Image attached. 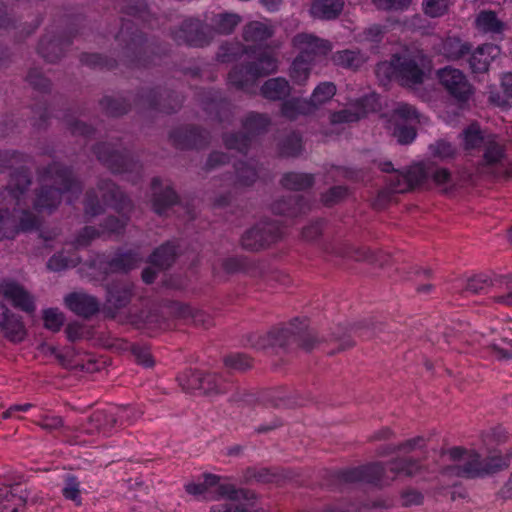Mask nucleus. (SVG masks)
<instances>
[{
  "label": "nucleus",
  "mask_w": 512,
  "mask_h": 512,
  "mask_svg": "<svg viewBox=\"0 0 512 512\" xmlns=\"http://www.w3.org/2000/svg\"><path fill=\"white\" fill-rule=\"evenodd\" d=\"M31 180L27 170L21 168L16 170L10 179L7 188L10 197L15 200L12 210L0 208V241L12 240L20 232L33 230L37 227V218L28 210L20 209L24 202V194Z\"/></svg>",
  "instance_id": "nucleus-1"
},
{
  "label": "nucleus",
  "mask_w": 512,
  "mask_h": 512,
  "mask_svg": "<svg viewBox=\"0 0 512 512\" xmlns=\"http://www.w3.org/2000/svg\"><path fill=\"white\" fill-rule=\"evenodd\" d=\"M41 182V190L34 201V208L38 211L51 213L60 203L62 195H66L71 203L82 191L81 184L72 177L71 171L59 163L45 169Z\"/></svg>",
  "instance_id": "nucleus-2"
},
{
  "label": "nucleus",
  "mask_w": 512,
  "mask_h": 512,
  "mask_svg": "<svg viewBox=\"0 0 512 512\" xmlns=\"http://www.w3.org/2000/svg\"><path fill=\"white\" fill-rule=\"evenodd\" d=\"M101 196L103 204L112 206L117 212L122 214V218L109 217L105 223V230L110 233L121 232L126 223V213L131 209V201L127 199L117 186L109 181H101L97 192L87 193L85 201V212L90 216H96L103 211V205L99 201Z\"/></svg>",
  "instance_id": "nucleus-3"
},
{
  "label": "nucleus",
  "mask_w": 512,
  "mask_h": 512,
  "mask_svg": "<svg viewBox=\"0 0 512 512\" xmlns=\"http://www.w3.org/2000/svg\"><path fill=\"white\" fill-rule=\"evenodd\" d=\"M464 150L468 155L482 152L477 162L480 173H494L503 164L504 148L495 135H484L479 125L473 123L460 134Z\"/></svg>",
  "instance_id": "nucleus-4"
},
{
  "label": "nucleus",
  "mask_w": 512,
  "mask_h": 512,
  "mask_svg": "<svg viewBox=\"0 0 512 512\" xmlns=\"http://www.w3.org/2000/svg\"><path fill=\"white\" fill-rule=\"evenodd\" d=\"M425 61L426 57L420 52H405L379 63L376 74L379 78H396L403 86L412 87L423 82Z\"/></svg>",
  "instance_id": "nucleus-5"
},
{
  "label": "nucleus",
  "mask_w": 512,
  "mask_h": 512,
  "mask_svg": "<svg viewBox=\"0 0 512 512\" xmlns=\"http://www.w3.org/2000/svg\"><path fill=\"white\" fill-rule=\"evenodd\" d=\"M449 457L455 463L449 467V472L460 477L473 478L484 474L495 473L509 466L508 455H493L485 462L474 451H467L459 447L449 450Z\"/></svg>",
  "instance_id": "nucleus-6"
},
{
  "label": "nucleus",
  "mask_w": 512,
  "mask_h": 512,
  "mask_svg": "<svg viewBox=\"0 0 512 512\" xmlns=\"http://www.w3.org/2000/svg\"><path fill=\"white\" fill-rule=\"evenodd\" d=\"M390 465L391 476L386 473L382 463H373L346 472L345 479L384 486L391 483L397 475L413 476L420 470L419 463L413 459H395Z\"/></svg>",
  "instance_id": "nucleus-7"
},
{
  "label": "nucleus",
  "mask_w": 512,
  "mask_h": 512,
  "mask_svg": "<svg viewBox=\"0 0 512 512\" xmlns=\"http://www.w3.org/2000/svg\"><path fill=\"white\" fill-rule=\"evenodd\" d=\"M278 60L270 51H261L255 62L247 66L235 67L228 76L231 86L244 91H250L258 77L276 72Z\"/></svg>",
  "instance_id": "nucleus-8"
},
{
  "label": "nucleus",
  "mask_w": 512,
  "mask_h": 512,
  "mask_svg": "<svg viewBox=\"0 0 512 512\" xmlns=\"http://www.w3.org/2000/svg\"><path fill=\"white\" fill-rule=\"evenodd\" d=\"M203 482L189 483L185 486L187 493L195 496H203L208 500L227 498L232 501L248 500L251 493L245 489H237L233 484L220 482V478L214 474H205Z\"/></svg>",
  "instance_id": "nucleus-9"
},
{
  "label": "nucleus",
  "mask_w": 512,
  "mask_h": 512,
  "mask_svg": "<svg viewBox=\"0 0 512 512\" xmlns=\"http://www.w3.org/2000/svg\"><path fill=\"white\" fill-rule=\"evenodd\" d=\"M437 77L447 93L460 105L473 97L475 89L461 70L447 66L437 71Z\"/></svg>",
  "instance_id": "nucleus-10"
},
{
  "label": "nucleus",
  "mask_w": 512,
  "mask_h": 512,
  "mask_svg": "<svg viewBox=\"0 0 512 512\" xmlns=\"http://www.w3.org/2000/svg\"><path fill=\"white\" fill-rule=\"evenodd\" d=\"M270 125V119L263 114L249 113L243 121L246 135L230 134L224 137L227 149L245 154L251 145L252 137L264 132Z\"/></svg>",
  "instance_id": "nucleus-11"
},
{
  "label": "nucleus",
  "mask_w": 512,
  "mask_h": 512,
  "mask_svg": "<svg viewBox=\"0 0 512 512\" xmlns=\"http://www.w3.org/2000/svg\"><path fill=\"white\" fill-rule=\"evenodd\" d=\"M291 322L287 327L278 329L271 333L273 337V344L281 347L289 346L290 344L296 343L298 346L309 351L314 348L317 342L314 334L307 330V326L301 323L302 326L298 327L295 322Z\"/></svg>",
  "instance_id": "nucleus-12"
},
{
  "label": "nucleus",
  "mask_w": 512,
  "mask_h": 512,
  "mask_svg": "<svg viewBox=\"0 0 512 512\" xmlns=\"http://www.w3.org/2000/svg\"><path fill=\"white\" fill-rule=\"evenodd\" d=\"M207 29L208 25H204L200 20L189 18L174 31L173 38L179 44L203 47L211 41V32Z\"/></svg>",
  "instance_id": "nucleus-13"
},
{
  "label": "nucleus",
  "mask_w": 512,
  "mask_h": 512,
  "mask_svg": "<svg viewBox=\"0 0 512 512\" xmlns=\"http://www.w3.org/2000/svg\"><path fill=\"white\" fill-rule=\"evenodd\" d=\"M281 235L279 226L274 222H261L248 230L241 239L245 249L256 251L275 242Z\"/></svg>",
  "instance_id": "nucleus-14"
},
{
  "label": "nucleus",
  "mask_w": 512,
  "mask_h": 512,
  "mask_svg": "<svg viewBox=\"0 0 512 512\" xmlns=\"http://www.w3.org/2000/svg\"><path fill=\"white\" fill-rule=\"evenodd\" d=\"M292 44L298 52V58H306L312 62H316L332 49V45L329 41L308 33L295 35L292 39Z\"/></svg>",
  "instance_id": "nucleus-15"
},
{
  "label": "nucleus",
  "mask_w": 512,
  "mask_h": 512,
  "mask_svg": "<svg viewBox=\"0 0 512 512\" xmlns=\"http://www.w3.org/2000/svg\"><path fill=\"white\" fill-rule=\"evenodd\" d=\"M95 153L98 159L114 173L130 172L138 167V164L130 159L128 155L113 149L110 144L98 145Z\"/></svg>",
  "instance_id": "nucleus-16"
},
{
  "label": "nucleus",
  "mask_w": 512,
  "mask_h": 512,
  "mask_svg": "<svg viewBox=\"0 0 512 512\" xmlns=\"http://www.w3.org/2000/svg\"><path fill=\"white\" fill-rule=\"evenodd\" d=\"M0 294L16 308L24 312L32 313L35 310L34 300L31 295L18 283L3 281L0 284Z\"/></svg>",
  "instance_id": "nucleus-17"
},
{
  "label": "nucleus",
  "mask_w": 512,
  "mask_h": 512,
  "mask_svg": "<svg viewBox=\"0 0 512 512\" xmlns=\"http://www.w3.org/2000/svg\"><path fill=\"white\" fill-rule=\"evenodd\" d=\"M66 307L76 315L89 318L99 311L98 300L83 292H74L65 296Z\"/></svg>",
  "instance_id": "nucleus-18"
},
{
  "label": "nucleus",
  "mask_w": 512,
  "mask_h": 512,
  "mask_svg": "<svg viewBox=\"0 0 512 512\" xmlns=\"http://www.w3.org/2000/svg\"><path fill=\"white\" fill-rule=\"evenodd\" d=\"M142 414L143 412L138 408L131 406H121L109 410L95 411L92 414V420L101 422L102 420H105L109 417L111 422L118 423L119 426H123L133 424L142 416Z\"/></svg>",
  "instance_id": "nucleus-19"
},
{
  "label": "nucleus",
  "mask_w": 512,
  "mask_h": 512,
  "mask_svg": "<svg viewBox=\"0 0 512 512\" xmlns=\"http://www.w3.org/2000/svg\"><path fill=\"white\" fill-rule=\"evenodd\" d=\"M116 39L121 43H125L127 56L130 57V53H132L135 55L137 62L140 64V54L142 52L144 38L138 29L135 28L134 24L128 20H123L122 28L116 35Z\"/></svg>",
  "instance_id": "nucleus-20"
},
{
  "label": "nucleus",
  "mask_w": 512,
  "mask_h": 512,
  "mask_svg": "<svg viewBox=\"0 0 512 512\" xmlns=\"http://www.w3.org/2000/svg\"><path fill=\"white\" fill-rule=\"evenodd\" d=\"M374 100V96H366L357 101V103L353 107L332 113L330 116L331 123L343 124L358 121L360 118L364 117L369 111H373L375 109V106L371 103L374 102Z\"/></svg>",
  "instance_id": "nucleus-21"
},
{
  "label": "nucleus",
  "mask_w": 512,
  "mask_h": 512,
  "mask_svg": "<svg viewBox=\"0 0 512 512\" xmlns=\"http://www.w3.org/2000/svg\"><path fill=\"white\" fill-rule=\"evenodd\" d=\"M499 54V48L493 44H484L477 47L468 60L472 73H485L491 62Z\"/></svg>",
  "instance_id": "nucleus-22"
},
{
  "label": "nucleus",
  "mask_w": 512,
  "mask_h": 512,
  "mask_svg": "<svg viewBox=\"0 0 512 512\" xmlns=\"http://www.w3.org/2000/svg\"><path fill=\"white\" fill-rule=\"evenodd\" d=\"M171 139L174 145L181 149L199 148L207 142L206 133L194 127L175 130L171 134Z\"/></svg>",
  "instance_id": "nucleus-23"
},
{
  "label": "nucleus",
  "mask_w": 512,
  "mask_h": 512,
  "mask_svg": "<svg viewBox=\"0 0 512 512\" xmlns=\"http://www.w3.org/2000/svg\"><path fill=\"white\" fill-rule=\"evenodd\" d=\"M0 327L4 331L5 336L13 342H21L26 335L25 327L20 317L7 308L0 315Z\"/></svg>",
  "instance_id": "nucleus-24"
},
{
  "label": "nucleus",
  "mask_w": 512,
  "mask_h": 512,
  "mask_svg": "<svg viewBox=\"0 0 512 512\" xmlns=\"http://www.w3.org/2000/svg\"><path fill=\"white\" fill-rule=\"evenodd\" d=\"M160 188H162L161 180L154 178L152 181L153 209L157 214L162 215L168 207L176 202L177 197L169 186H165L163 191Z\"/></svg>",
  "instance_id": "nucleus-25"
},
{
  "label": "nucleus",
  "mask_w": 512,
  "mask_h": 512,
  "mask_svg": "<svg viewBox=\"0 0 512 512\" xmlns=\"http://www.w3.org/2000/svg\"><path fill=\"white\" fill-rule=\"evenodd\" d=\"M399 177L403 180V184L397 185L395 190L398 193H404L428 180V165L423 163L413 165L405 174H401Z\"/></svg>",
  "instance_id": "nucleus-26"
},
{
  "label": "nucleus",
  "mask_w": 512,
  "mask_h": 512,
  "mask_svg": "<svg viewBox=\"0 0 512 512\" xmlns=\"http://www.w3.org/2000/svg\"><path fill=\"white\" fill-rule=\"evenodd\" d=\"M131 296L132 284L127 281L113 283L107 288V302L115 309L125 307L130 302Z\"/></svg>",
  "instance_id": "nucleus-27"
},
{
  "label": "nucleus",
  "mask_w": 512,
  "mask_h": 512,
  "mask_svg": "<svg viewBox=\"0 0 512 512\" xmlns=\"http://www.w3.org/2000/svg\"><path fill=\"white\" fill-rule=\"evenodd\" d=\"M344 6L343 0H315L310 8L314 18L331 20L339 16Z\"/></svg>",
  "instance_id": "nucleus-28"
},
{
  "label": "nucleus",
  "mask_w": 512,
  "mask_h": 512,
  "mask_svg": "<svg viewBox=\"0 0 512 512\" xmlns=\"http://www.w3.org/2000/svg\"><path fill=\"white\" fill-rule=\"evenodd\" d=\"M274 34V27L269 22L252 21L244 26L243 38L249 43H261Z\"/></svg>",
  "instance_id": "nucleus-29"
},
{
  "label": "nucleus",
  "mask_w": 512,
  "mask_h": 512,
  "mask_svg": "<svg viewBox=\"0 0 512 512\" xmlns=\"http://www.w3.org/2000/svg\"><path fill=\"white\" fill-rule=\"evenodd\" d=\"M241 22V17L235 13H219L212 17L211 25H208L207 31L211 32V38L214 34L228 35L234 31Z\"/></svg>",
  "instance_id": "nucleus-30"
},
{
  "label": "nucleus",
  "mask_w": 512,
  "mask_h": 512,
  "mask_svg": "<svg viewBox=\"0 0 512 512\" xmlns=\"http://www.w3.org/2000/svg\"><path fill=\"white\" fill-rule=\"evenodd\" d=\"M309 209V205L298 196H290L287 199L276 201L272 205L275 214L295 217Z\"/></svg>",
  "instance_id": "nucleus-31"
},
{
  "label": "nucleus",
  "mask_w": 512,
  "mask_h": 512,
  "mask_svg": "<svg viewBox=\"0 0 512 512\" xmlns=\"http://www.w3.org/2000/svg\"><path fill=\"white\" fill-rule=\"evenodd\" d=\"M141 262V257L132 251L116 253L113 257L106 261L110 272H127Z\"/></svg>",
  "instance_id": "nucleus-32"
},
{
  "label": "nucleus",
  "mask_w": 512,
  "mask_h": 512,
  "mask_svg": "<svg viewBox=\"0 0 512 512\" xmlns=\"http://www.w3.org/2000/svg\"><path fill=\"white\" fill-rule=\"evenodd\" d=\"M261 94L269 100H281L290 94V84L282 77L271 78L262 85Z\"/></svg>",
  "instance_id": "nucleus-33"
},
{
  "label": "nucleus",
  "mask_w": 512,
  "mask_h": 512,
  "mask_svg": "<svg viewBox=\"0 0 512 512\" xmlns=\"http://www.w3.org/2000/svg\"><path fill=\"white\" fill-rule=\"evenodd\" d=\"M470 45L457 37H447L442 41L440 53L449 60H458L470 52Z\"/></svg>",
  "instance_id": "nucleus-34"
},
{
  "label": "nucleus",
  "mask_w": 512,
  "mask_h": 512,
  "mask_svg": "<svg viewBox=\"0 0 512 512\" xmlns=\"http://www.w3.org/2000/svg\"><path fill=\"white\" fill-rule=\"evenodd\" d=\"M491 299L499 305L512 306V277L503 276L494 279Z\"/></svg>",
  "instance_id": "nucleus-35"
},
{
  "label": "nucleus",
  "mask_w": 512,
  "mask_h": 512,
  "mask_svg": "<svg viewBox=\"0 0 512 512\" xmlns=\"http://www.w3.org/2000/svg\"><path fill=\"white\" fill-rule=\"evenodd\" d=\"M312 104L308 103V99L294 98L285 101L281 106V114L289 120H295L301 115L312 114Z\"/></svg>",
  "instance_id": "nucleus-36"
},
{
  "label": "nucleus",
  "mask_w": 512,
  "mask_h": 512,
  "mask_svg": "<svg viewBox=\"0 0 512 512\" xmlns=\"http://www.w3.org/2000/svg\"><path fill=\"white\" fill-rule=\"evenodd\" d=\"M332 61L343 68L358 69L366 62V57L359 51L347 49L335 52Z\"/></svg>",
  "instance_id": "nucleus-37"
},
{
  "label": "nucleus",
  "mask_w": 512,
  "mask_h": 512,
  "mask_svg": "<svg viewBox=\"0 0 512 512\" xmlns=\"http://www.w3.org/2000/svg\"><path fill=\"white\" fill-rule=\"evenodd\" d=\"M66 42L60 38H43L38 46L39 54L49 62L57 61L63 54Z\"/></svg>",
  "instance_id": "nucleus-38"
},
{
  "label": "nucleus",
  "mask_w": 512,
  "mask_h": 512,
  "mask_svg": "<svg viewBox=\"0 0 512 512\" xmlns=\"http://www.w3.org/2000/svg\"><path fill=\"white\" fill-rule=\"evenodd\" d=\"M494 280L489 279L484 275H477L469 278L462 290L465 296L476 294H491L493 293Z\"/></svg>",
  "instance_id": "nucleus-39"
},
{
  "label": "nucleus",
  "mask_w": 512,
  "mask_h": 512,
  "mask_svg": "<svg viewBox=\"0 0 512 512\" xmlns=\"http://www.w3.org/2000/svg\"><path fill=\"white\" fill-rule=\"evenodd\" d=\"M478 30L485 33H500L504 28V24L497 18L493 11H481L475 19Z\"/></svg>",
  "instance_id": "nucleus-40"
},
{
  "label": "nucleus",
  "mask_w": 512,
  "mask_h": 512,
  "mask_svg": "<svg viewBox=\"0 0 512 512\" xmlns=\"http://www.w3.org/2000/svg\"><path fill=\"white\" fill-rule=\"evenodd\" d=\"M336 93V86L332 82L318 84L312 92L308 103L312 104L313 113L323 104L328 102Z\"/></svg>",
  "instance_id": "nucleus-41"
},
{
  "label": "nucleus",
  "mask_w": 512,
  "mask_h": 512,
  "mask_svg": "<svg viewBox=\"0 0 512 512\" xmlns=\"http://www.w3.org/2000/svg\"><path fill=\"white\" fill-rule=\"evenodd\" d=\"M314 64L315 62H312L309 59L296 57L289 72L293 82L298 85L305 84L310 76V72Z\"/></svg>",
  "instance_id": "nucleus-42"
},
{
  "label": "nucleus",
  "mask_w": 512,
  "mask_h": 512,
  "mask_svg": "<svg viewBox=\"0 0 512 512\" xmlns=\"http://www.w3.org/2000/svg\"><path fill=\"white\" fill-rule=\"evenodd\" d=\"M79 261L80 258L75 252L68 253L67 255L65 252H60L53 255L49 259L47 267L51 271L59 272L68 268L75 267Z\"/></svg>",
  "instance_id": "nucleus-43"
},
{
  "label": "nucleus",
  "mask_w": 512,
  "mask_h": 512,
  "mask_svg": "<svg viewBox=\"0 0 512 512\" xmlns=\"http://www.w3.org/2000/svg\"><path fill=\"white\" fill-rule=\"evenodd\" d=\"M175 256V247L172 244L167 243L157 248L150 256L149 261L159 268H166L173 263Z\"/></svg>",
  "instance_id": "nucleus-44"
},
{
  "label": "nucleus",
  "mask_w": 512,
  "mask_h": 512,
  "mask_svg": "<svg viewBox=\"0 0 512 512\" xmlns=\"http://www.w3.org/2000/svg\"><path fill=\"white\" fill-rule=\"evenodd\" d=\"M428 179L443 191H448L454 186L452 175L446 168L428 165Z\"/></svg>",
  "instance_id": "nucleus-45"
},
{
  "label": "nucleus",
  "mask_w": 512,
  "mask_h": 512,
  "mask_svg": "<svg viewBox=\"0 0 512 512\" xmlns=\"http://www.w3.org/2000/svg\"><path fill=\"white\" fill-rule=\"evenodd\" d=\"M281 183L290 190H304L313 184V177L310 174L290 172L283 176Z\"/></svg>",
  "instance_id": "nucleus-46"
},
{
  "label": "nucleus",
  "mask_w": 512,
  "mask_h": 512,
  "mask_svg": "<svg viewBox=\"0 0 512 512\" xmlns=\"http://www.w3.org/2000/svg\"><path fill=\"white\" fill-rule=\"evenodd\" d=\"M425 446L426 440L422 436H417L415 438L406 440L399 445H386L381 448L379 455L385 456L395 453L396 451L409 453L417 449H423Z\"/></svg>",
  "instance_id": "nucleus-47"
},
{
  "label": "nucleus",
  "mask_w": 512,
  "mask_h": 512,
  "mask_svg": "<svg viewBox=\"0 0 512 512\" xmlns=\"http://www.w3.org/2000/svg\"><path fill=\"white\" fill-rule=\"evenodd\" d=\"M236 180L235 185L249 186L253 184L257 179V170L254 163H238L235 165Z\"/></svg>",
  "instance_id": "nucleus-48"
},
{
  "label": "nucleus",
  "mask_w": 512,
  "mask_h": 512,
  "mask_svg": "<svg viewBox=\"0 0 512 512\" xmlns=\"http://www.w3.org/2000/svg\"><path fill=\"white\" fill-rule=\"evenodd\" d=\"M429 151L432 156L440 160L453 159L458 153L457 147L444 139L437 140L430 144Z\"/></svg>",
  "instance_id": "nucleus-49"
},
{
  "label": "nucleus",
  "mask_w": 512,
  "mask_h": 512,
  "mask_svg": "<svg viewBox=\"0 0 512 512\" xmlns=\"http://www.w3.org/2000/svg\"><path fill=\"white\" fill-rule=\"evenodd\" d=\"M61 491L65 499L74 502L76 505H81L82 497L80 482L75 476L67 475L64 478L63 487Z\"/></svg>",
  "instance_id": "nucleus-50"
},
{
  "label": "nucleus",
  "mask_w": 512,
  "mask_h": 512,
  "mask_svg": "<svg viewBox=\"0 0 512 512\" xmlns=\"http://www.w3.org/2000/svg\"><path fill=\"white\" fill-rule=\"evenodd\" d=\"M203 385L201 391L207 395L224 393L226 385L221 377L214 373H202Z\"/></svg>",
  "instance_id": "nucleus-51"
},
{
  "label": "nucleus",
  "mask_w": 512,
  "mask_h": 512,
  "mask_svg": "<svg viewBox=\"0 0 512 512\" xmlns=\"http://www.w3.org/2000/svg\"><path fill=\"white\" fill-rule=\"evenodd\" d=\"M392 117L396 121L420 122V115L415 107L407 103H399L393 111Z\"/></svg>",
  "instance_id": "nucleus-52"
},
{
  "label": "nucleus",
  "mask_w": 512,
  "mask_h": 512,
  "mask_svg": "<svg viewBox=\"0 0 512 512\" xmlns=\"http://www.w3.org/2000/svg\"><path fill=\"white\" fill-rule=\"evenodd\" d=\"M44 326L51 331H59L65 321L64 314L57 308H49L43 312Z\"/></svg>",
  "instance_id": "nucleus-53"
},
{
  "label": "nucleus",
  "mask_w": 512,
  "mask_h": 512,
  "mask_svg": "<svg viewBox=\"0 0 512 512\" xmlns=\"http://www.w3.org/2000/svg\"><path fill=\"white\" fill-rule=\"evenodd\" d=\"M202 373L201 371H193L189 370L187 372H184L179 376V382L180 385L185 390H201V386L203 385L202 379Z\"/></svg>",
  "instance_id": "nucleus-54"
},
{
  "label": "nucleus",
  "mask_w": 512,
  "mask_h": 512,
  "mask_svg": "<svg viewBox=\"0 0 512 512\" xmlns=\"http://www.w3.org/2000/svg\"><path fill=\"white\" fill-rule=\"evenodd\" d=\"M450 4V0H424L423 10L430 17H440L447 12Z\"/></svg>",
  "instance_id": "nucleus-55"
},
{
  "label": "nucleus",
  "mask_w": 512,
  "mask_h": 512,
  "mask_svg": "<svg viewBox=\"0 0 512 512\" xmlns=\"http://www.w3.org/2000/svg\"><path fill=\"white\" fill-rule=\"evenodd\" d=\"M339 255L356 261L373 260V253L365 247L345 246Z\"/></svg>",
  "instance_id": "nucleus-56"
},
{
  "label": "nucleus",
  "mask_w": 512,
  "mask_h": 512,
  "mask_svg": "<svg viewBox=\"0 0 512 512\" xmlns=\"http://www.w3.org/2000/svg\"><path fill=\"white\" fill-rule=\"evenodd\" d=\"M492 355L501 360V359H510L512 358V339L507 340L506 338L501 339V341L493 342L490 345Z\"/></svg>",
  "instance_id": "nucleus-57"
},
{
  "label": "nucleus",
  "mask_w": 512,
  "mask_h": 512,
  "mask_svg": "<svg viewBox=\"0 0 512 512\" xmlns=\"http://www.w3.org/2000/svg\"><path fill=\"white\" fill-rule=\"evenodd\" d=\"M244 52L247 51L240 44L229 43L221 46L218 58L222 62H230Z\"/></svg>",
  "instance_id": "nucleus-58"
},
{
  "label": "nucleus",
  "mask_w": 512,
  "mask_h": 512,
  "mask_svg": "<svg viewBox=\"0 0 512 512\" xmlns=\"http://www.w3.org/2000/svg\"><path fill=\"white\" fill-rule=\"evenodd\" d=\"M204 110L209 114H215V117L222 122L226 119L228 104L222 100L212 99L204 104Z\"/></svg>",
  "instance_id": "nucleus-59"
},
{
  "label": "nucleus",
  "mask_w": 512,
  "mask_h": 512,
  "mask_svg": "<svg viewBox=\"0 0 512 512\" xmlns=\"http://www.w3.org/2000/svg\"><path fill=\"white\" fill-rule=\"evenodd\" d=\"M373 3L379 10L403 11L408 9L411 0H373Z\"/></svg>",
  "instance_id": "nucleus-60"
},
{
  "label": "nucleus",
  "mask_w": 512,
  "mask_h": 512,
  "mask_svg": "<svg viewBox=\"0 0 512 512\" xmlns=\"http://www.w3.org/2000/svg\"><path fill=\"white\" fill-rule=\"evenodd\" d=\"M302 150L301 137L293 133L290 135L283 144L282 153L286 156H297Z\"/></svg>",
  "instance_id": "nucleus-61"
},
{
  "label": "nucleus",
  "mask_w": 512,
  "mask_h": 512,
  "mask_svg": "<svg viewBox=\"0 0 512 512\" xmlns=\"http://www.w3.org/2000/svg\"><path fill=\"white\" fill-rule=\"evenodd\" d=\"M394 135L397 137L399 143L409 144L415 139L416 131L411 126L398 125L394 129Z\"/></svg>",
  "instance_id": "nucleus-62"
},
{
  "label": "nucleus",
  "mask_w": 512,
  "mask_h": 512,
  "mask_svg": "<svg viewBox=\"0 0 512 512\" xmlns=\"http://www.w3.org/2000/svg\"><path fill=\"white\" fill-rule=\"evenodd\" d=\"M224 363L227 367L243 370L250 366L249 359L242 354H231L224 359Z\"/></svg>",
  "instance_id": "nucleus-63"
},
{
  "label": "nucleus",
  "mask_w": 512,
  "mask_h": 512,
  "mask_svg": "<svg viewBox=\"0 0 512 512\" xmlns=\"http://www.w3.org/2000/svg\"><path fill=\"white\" fill-rule=\"evenodd\" d=\"M27 80L32 86L41 91H46L50 87L49 80L37 70L30 71Z\"/></svg>",
  "instance_id": "nucleus-64"
}]
</instances>
